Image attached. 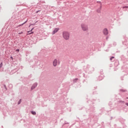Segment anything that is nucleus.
I'll return each instance as SVG.
<instances>
[{"label": "nucleus", "instance_id": "nucleus-11", "mask_svg": "<svg viewBox=\"0 0 128 128\" xmlns=\"http://www.w3.org/2000/svg\"><path fill=\"white\" fill-rule=\"evenodd\" d=\"M20 102H22V100H20V101H19V102L18 103V104H20Z\"/></svg>", "mask_w": 128, "mask_h": 128}, {"label": "nucleus", "instance_id": "nucleus-5", "mask_svg": "<svg viewBox=\"0 0 128 128\" xmlns=\"http://www.w3.org/2000/svg\"><path fill=\"white\" fill-rule=\"evenodd\" d=\"M56 64H58V60L56 59H54L53 61V66H56Z\"/></svg>", "mask_w": 128, "mask_h": 128}, {"label": "nucleus", "instance_id": "nucleus-15", "mask_svg": "<svg viewBox=\"0 0 128 128\" xmlns=\"http://www.w3.org/2000/svg\"><path fill=\"white\" fill-rule=\"evenodd\" d=\"M32 30H34V28H32L30 30V32L32 31Z\"/></svg>", "mask_w": 128, "mask_h": 128}, {"label": "nucleus", "instance_id": "nucleus-18", "mask_svg": "<svg viewBox=\"0 0 128 128\" xmlns=\"http://www.w3.org/2000/svg\"><path fill=\"white\" fill-rule=\"evenodd\" d=\"M30 32V31H28V32Z\"/></svg>", "mask_w": 128, "mask_h": 128}, {"label": "nucleus", "instance_id": "nucleus-12", "mask_svg": "<svg viewBox=\"0 0 128 128\" xmlns=\"http://www.w3.org/2000/svg\"><path fill=\"white\" fill-rule=\"evenodd\" d=\"M26 24V22L22 24H21L20 26H24V24Z\"/></svg>", "mask_w": 128, "mask_h": 128}, {"label": "nucleus", "instance_id": "nucleus-17", "mask_svg": "<svg viewBox=\"0 0 128 128\" xmlns=\"http://www.w3.org/2000/svg\"><path fill=\"white\" fill-rule=\"evenodd\" d=\"M38 12H40V11H39V10H38V11H37L36 12V13H38Z\"/></svg>", "mask_w": 128, "mask_h": 128}, {"label": "nucleus", "instance_id": "nucleus-13", "mask_svg": "<svg viewBox=\"0 0 128 128\" xmlns=\"http://www.w3.org/2000/svg\"><path fill=\"white\" fill-rule=\"evenodd\" d=\"M16 52H20V50L18 49L16 50Z\"/></svg>", "mask_w": 128, "mask_h": 128}, {"label": "nucleus", "instance_id": "nucleus-16", "mask_svg": "<svg viewBox=\"0 0 128 128\" xmlns=\"http://www.w3.org/2000/svg\"><path fill=\"white\" fill-rule=\"evenodd\" d=\"M22 34V32H21V33H19V34Z\"/></svg>", "mask_w": 128, "mask_h": 128}, {"label": "nucleus", "instance_id": "nucleus-6", "mask_svg": "<svg viewBox=\"0 0 128 128\" xmlns=\"http://www.w3.org/2000/svg\"><path fill=\"white\" fill-rule=\"evenodd\" d=\"M36 86H38V84H34L31 88V90H34V88H36Z\"/></svg>", "mask_w": 128, "mask_h": 128}, {"label": "nucleus", "instance_id": "nucleus-1", "mask_svg": "<svg viewBox=\"0 0 128 128\" xmlns=\"http://www.w3.org/2000/svg\"><path fill=\"white\" fill-rule=\"evenodd\" d=\"M62 34L64 40H70V32L68 31H64Z\"/></svg>", "mask_w": 128, "mask_h": 128}, {"label": "nucleus", "instance_id": "nucleus-7", "mask_svg": "<svg viewBox=\"0 0 128 128\" xmlns=\"http://www.w3.org/2000/svg\"><path fill=\"white\" fill-rule=\"evenodd\" d=\"M31 114H34V116H36V112L34 111L31 112Z\"/></svg>", "mask_w": 128, "mask_h": 128}, {"label": "nucleus", "instance_id": "nucleus-2", "mask_svg": "<svg viewBox=\"0 0 128 128\" xmlns=\"http://www.w3.org/2000/svg\"><path fill=\"white\" fill-rule=\"evenodd\" d=\"M80 26L83 32H88V26L86 24L82 23L81 24Z\"/></svg>", "mask_w": 128, "mask_h": 128}, {"label": "nucleus", "instance_id": "nucleus-10", "mask_svg": "<svg viewBox=\"0 0 128 128\" xmlns=\"http://www.w3.org/2000/svg\"><path fill=\"white\" fill-rule=\"evenodd\" d=\"M34 34V32H32L30 33H29V34Z\"/></svg>", "mask_w": 128, "mask_h": 128}, {"label": "nucleus", "instance_id": "nucleus-4", "mask_svg": "<svg viewBox=\"0 0 128 128\" xmlns=\"http://www.w3.org/2000/svg\"><path fill=\"white\" fill-rule=\"evenodd\" d=\"M104 34L105 36H108V29L105 28L104 30Z\"/></svg>", "mask_w": 128, "mask_h": 128}, {"label": "nucleus", "instance_id": "nucleus-19", "mask_svg": "<svg viewBox=\"0 0 128 128\" xmlns=\"http://www.w3.org/2000/svg\"><path fill=\"white\" fill-rule=\"evenodd\" d=\"M11 58H12V57H11Z\"/></svg>", "mask_w": 128, "mask_h": 128}, {"label": "nucleus", "instance_id": "nucleus-14", "mask_svg": "<svg viewBox=\"0 0 128 128\" xmlns=\"http://www.w3.org/2000/svg\"><path fill=\"white\" fill-rule=\"evenodd\" d=\"M126 106H128V103H126Z\"/></svg>", "mask_w": 128, "mask_h": 128}, {"label": "nucleus", "instance_id": "nucleus-3", "mask_svg": "<svg viewBox=\"0 0 128 128\" xmlns=\"http://www.w3.org/2000/svg\"><path fill=\"white\" fill-rule=\"evenodd\" d=\"M60 30V28H55L54 30V31L52 32V34H56Z\"/></svg>", "mask_w": 128, "mask_h": 128}, {"label": "nucleus", "instance_id": "nucleus-9", "mask_svg": "<svg viewBox=\"0 0 128 128\" xmlns=\"http://www.w3.org/2000/svg\"><path fill=\"white\" fill-rule=\"evenodd\" d=\"M128 8V6H124L123 8Z\"/></svg>", "mask_w": 128, "mask_h": 128}, {"label": "nucleus", "instance_id": "nucleus-8", "mask_svg": "<svg viewBox=\"0 0 128 128\" xmlns=\"http://www.w3.org/2000/svg\"><path fill=\"white\" fill-rule=\"evenodd\" d=\"M114 57H112L110 58V60H114Z\"/></svg>", "mask_w": 128, "mask_h": 128}]
</instances>
